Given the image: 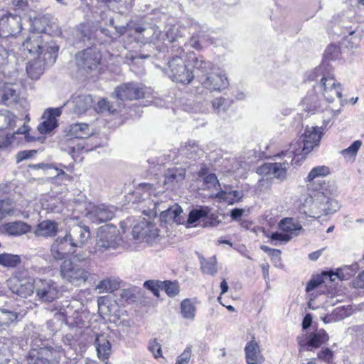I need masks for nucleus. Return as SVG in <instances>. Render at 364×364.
I'll use <instances>...</instances> for the list:
<instances>
[{
  "label": "nucleus",
  "instance_id": "59",
  "mask_svg": "<svg viewBox=\"0 0 364 364\" xmlns=\"http://www.w3.org/2000/svg\"><path fill=\"white\" fill-rule=\"evenodd\" d=\"M148 348L152 353L155 358H159L162 356L161 346L156 339L150 341Z\"/></svg>",
  "mask_w": 364,
  "mask_h": 364
},
{
  "label": "nucleus",
  "instance_id": "5",
  "mask_svg": "<svg viewBox=\"0 0 364 364\" xmlns=\"http://www.w3.org/2000/svg\"><path fill=\"white\" fill-rule=\"evenodd\" d=\"M49 52L43 53L37 56L33 60L28 62L26 66L28 75L33 80L38 79L44 73L45 70L52 66L56 60L59 46L57 43H52Z\"/></svg>",
  "mask_w": 364,
  "mask_h": 364
},
{
  "label": "nucleus",
  "instance_id": "47",
  "mask_svg": "<svg viewBox=\"0 0 364 364\" xmlns=\"http://www.w3.org/2000/svg\"><path fill=\"white\" fill-rule=\"evenodd\" d=\"M119 287V284L117 281L108 278L100 281L97 285L96 289H98L100 293L112 292Z\"/></svg>",
  "mask_w": 364,
  "mask_h": 364
},
{
  "label": "nucleus",
  "instance_id": "63",
  "mask_svg": "<svg viewBox=\"0 0 364 364\" xmlns=\"http://www.w3.org/2000/svg\"><path fill=\"white\" fill-rule=\"evenodd\" d=\"M14 5L15 6V14H19V15H21V11H26L29 8L27 0H17L14 1Z\"/></svg>",
  "mask_w": 364,
  "mask_h": 364
},
{
  "label": "nucleus",
  "instance_id": "40",
  "mask_svg": "<svg viewBox=\"0 0 364 364\" xmlns=\"http://www.w3.org/2000/svg\"><path fill=\"white\" fill-rule=\"evenodd\" d=\"M215 196L228 204H234L240 201L243 197V192L240 191H220Z\"/></svg>",
  "mask_w": 364,
  "mask_h": 364
},
{
  "label": "nucleus",
  "instance_id": "37",
  "mask_svg": "<svg viewBox=\"0 0 364 364\" xmlns=\"http://www.w3.org/2000/svg\"><path fill=\"white\" fill-rule=\"evenodd\" d=\"M75 305L73 304L70 301H65L64 304H62L60 309L57 313L55 314V316L57 319H62L65 323L70 319L78 311L77 309L75 308Z\"/></svg>",
  "mask_w": 364,
  "mask_h": 364
},
{
  "label": "nucleus",
  "instance_id": "13",
  "mask_svg": "<svg viewBox=\"0 0 364 364\" xmlns=\"http://www.w3.org/2000/svg\"><path fill=\"white\" fill-rule=\"evenodd\" d=\"M66 235L57 237L50 246V255L56 261L63 260L69 255L75 252L74 243L71 242Z\"/></svg>",
  "mask_w": 364,
  "mask_h": 364
},
{
  "label": "nucleus",
  "instance_id": "18",
  "mask_svg": "<svg viewBox=\"0 0 364 364\" xmlns=\"http://www.w3.org/2000/svg\"><path fill=\"white\" fill-rule=\"evenodd\" d=\"M85 215L92 223L98 225L114 218V208L105 204L93 205Z\"/></svg>",
  "mask_w": 364,
  "mask_h": 364
},
{
  "label": "nucleus",
  "instance_id": "34",
  "mask_svg": "<svg viewBox=\"0 0 364 364\" xmlns=\"http://www.w3.org/2000/svg\"><path fill=\"white\" fill-rule=\"evenodd\" d=\"M95 346L100 360L105 361L108 359L111 353V343L104 336H97Z\"/></svg>",
  "mask_w": 364,
  "mask_h": 364
},
{
  "label": "nucleus",
  "instance_id": "25",
  "mask_svg": "<svg viewBox=\"0 0 364 364\" xmlns=\"http://www.w3.org/2000/svg\"><path fill=\"white\" fill-rule=\"evenodd\" d=\"M245 353L247 364H261L264 361L259 346L255 338L247 343Z\"/></svg>",
  "mask_w": 364,
  "mask_h": 364
},
{
  "label": "nucleus",
  "instance_id": "44",
  "mask_svg": "<svg viewBox=\"0 0 364 364\" xmlns=\"http://www.w3.org/2000/svg\"><path fill=\"white\" fill-rule=\"evenodd\" d=\"M21 259L18 255L9 253L0 254V265L4 267H16L21 263Z\"/></svg>",
  "mask_w": 364,
  "mask_h": 364
},
{
  "label": "nucleus",
  "instance_id": "16",
  "mask_svg": "<svg viewBox=\"0 0 364 364\" xmlns=\"http://www.w3.org/2000/svg\"><path fill=\"white\" fill-rule=\"evenodd\" d=\"M201 85L210 91L220 92L228 87L229 82L222 73L211 72L208 75H201L198 81Z\"/></svg>",
  "mask_w": 364,
  "mask_h": 364
},
{
  "label": "nucleus",
  "instance_id": "51",
  "mask_svg": "<svg viewBox=\"0 0 364 364\" xmlns=\"http://www.w3.org/2000/svg\"><path fill=\"white\" fill-rule=\"evenodd\" d=\"M329 173V168L326 166H319L313 168L306 177V181L311 182L319 177H323Z\"/></svg>",
  "mask_w": 364,
  "mask_h": 364
},
{
  "label": "nucleus",
  "instance_id": "45",
  "mask_svg": "<svg viewBox=\"0 0 364 364\" xmlns=\"http://www.w3.org/2000/svg\"><path fill=\"white\" fill-rule=\"evenodd\" d=\"M186 31L184 26L179 24L171 26L166 32L167 39L170 43L176 41L178 38H182Z\"/></svg>",
  "mask_w": 364,
  "mask_h": 364
},
{
  "label": "nucleus",
  "instance_id": "41",
  "mask_svg": "<svg viewBox=\"0 0 364 364\" xmlns=\"http://www.w3.org/2000/svg\"><path fill=\"white\" fill-rule=\"evenodd\" d=\"M16 124V117L9 110L0 111V130L13 129Z\"/></svg>",
  "mask_w": 364,
  "mask_h": 364
},
{
  "label": "nucleus",
  "instance_id": "23",
  "mask_svg": "<svg viewBox=\"0 0 364 364\" xmlns=\"http://www.w3.org/2000/svg\"><path fill=\"white\" fill-rule=\"evenodd\" d=\"M289 163L286 160L283 163H267L258 169L260 173L272 174L275 178L283 180L286 178V170Z\"/></svg>",
  "mask_w": 364,
  "mask_h": 364
},
{
  "label": "nucleus",
  "instance_id": "21",
  "mask_svg": "<svg viewBox=\"0 0 364 364\" xmlns=\"http://www.w3.org/2000/svg\"><path fill=\"white\" fill-rule=\"evenodd\" d=\"M61 114V108H49L42 115L43 122L39 124L38 129L41 134L50 132L57 127L56 118Z\"/></svg>",
  "mask_w": 364,
  "mask_h": 364
},
{
  "label": "nucleus",
  "instance_id": "53",
  "mask_svg": "<svg viewBox=\"0 0 364 364\" xmlns=\"http://www.w3.org/2000/svg\"><path fill=\"white\" fill-rule=\"evenodd\" d=\"M363 144L362 141L360 140H356L353 142V144L348 148L342 150L341 151V154L345 157H349L355 159V157L357 155V153L360 148L361 147Z\"/></svg>",
  "mask_w": 364,
  "mask_h": 364
},
{
  "label": "nucleus",
  "instance_id": "49",
  "mask_svg": "<svg viewBox=\"0 0 364 364\" xmlns=\"http://www.w3.org/2000/svg\"><path fill=\"white\" fill-rule=\"evenodd\" d=\"M182 213V208L178 205H175L168 210L161 213V216L166 220H173L176 223H180L179 216Z\"/></svg>",
  "mask_w": 364,
  "mask_h": 364
},
{
  "label": "nucleus",
  "instance_id": "27",
  "mask_svg": "<svg viewBox=\"0 0 364 364\" xmlns=\"http://www.w3.org/2000/svg\"><path fill=\"white\" fill-rule=\"evenodd\" d=\"M118 306L115 303H112L105 297H100L98 299V311L100 314L104 318L111 320L112 318H118L119 314H117Z\"/></svg>",
  "mask_w": 364,
  "mask_h": 364
},
{
  "label": "nucleus",
  "instance_id": "38",
  "mask_svg": "<svg viewBox=\"0 0 364 364\" xmlns=\"http://www.w3.org/2000/svg\"><path fill=\"white\" fill-rule=\"evenodd\" d=\"M279 226L281 230L285 232L286 234L291 235L292 237L297 235V231L302 229V227L299 223H296L294 219L290 218L282 219L280 221Z\"/></svg>",
  "mask_w": 364,
  "mask_h": 364
},
{
  "label": "nucleus",
  "instance_id": "7",
  "mask_svg": "<svg viewBox=\"0 0 364 364\" xmlns=\"http://www.w3.org/2000/svg\"><path fill=\"white\" fill-rule=\"evenodd\" d=\"M165 72L173 81L182 84H189L194 78L193 72L187 68L181 55L173 56L168 61Z\"/></svg>",
  "mask_w": 364,
  "mask_h": 364
},
{
  "label": "nucleus",
  "instance_id": "28",
  "mask_svg": "<svg viewBox=\"0 0 364 364\" xmlns=\"http://www.w3.org/2000/svg\"><path fill=\"white\" fill-rule=\"evenodd\" d=\"M73 112L81 115L89 110L93 104V99L90 95H78L73 97Z\"/></svg>",
  "mask_w": 364,
  "mask_h": 364
},
{
  "label": "nucleus",
  "instance_id": "31",
  "mask_svg": "<svg viewBox=\"0 0 364 364\" xmlns=\"http://www.w3.org/2000/svg\"><path fill=\"white\" fill-rule=\"evenodd\" d=\"M193 68L196 72L194 76L196 77L198 81L200 80L201 75H208L215 70L214 65L210 61L205 60L202 56L194 57Z\"/></svg>",
  "mask_w": 364,
  "mask_h": 364
},
{
  "label": "nucleus",
  "instance_id": "22",
  "mask_svg": "<svg viewBox=\"0 0 364 364\" xmlns=\"http://www.w3.org/2000/svg\"><path fill=\"white\" fill-rule=\"evenodd\" d=\"M59 230V223L55 220H44L36 227L34 235L36 237H54Z\"/></svg>",
  "mask_w": 364,
  "mask_h": 364
},
{
  "label": "nucleus",
  "instance_id": "61",
  "mask_svg": "<svg viewBox=\"0 0 364 364\" xmlns=\"http://www.w3.org/2000/svg\"><path fill=\"white\" fill-rule=\"evenodd\" d=\"M73 256V262H85L89 260L90 255L86 251H80L72 254Z\"/></svg>",
  "mask_w": 364,
  "mask_h": 364
},
{
  "label": "nucleus",
  "instance_id": "32",
  "mask_svg": "<svg viewBox=\"0 0 364 364\" xmlns=\"http://www.w3.org/2000/svg\"><path fill=\"white\" fill-rule=\"evenodd\" d=\"M60 358H55L46 353L38 351V348L31 349L27 356L28 364H52L50 360L58 362Z\"/></svg>",
  "mask_w": 364,
  "mask_h": 364
},
{
  "label": "nucleus",
  "instance_id": "60",
  "mask_svg": "<svg viewBox=\"0 0 364 364\" xmlns=\"http://www.w3.org/2000/svg\"><path fill=\"white\" fill-rule=\"evenodd\" d=\"M318 359L330 363L333 357V353L328 348H322L317 354Z\"/></svg>",
  "mask_w": 364,
  "mask_h": 364
},
{
  "label": "nucleus",
  "instance_id": "3",
  "mask_svg": "<svg viewBox=\"0 0 364 364\" xmlns=\"http://www.w3.org/2000/svg\"><path fill=\"white\" fill-rule=\"evenodd\" d=\"M321 77V87L323 89V95L328 102H333L336 98L342 97L341 84L337 83L332 73V67L328 63L323 62L316 68L311 75L312 80H316Z\"/></svg>",
  "mask_w": 364,
  "mask_h": 364
},
{
  "label": "nucleus",
  "instance_id": "12",
  "mask_svg": "<svg viewBox=\"0 0 364 364\" xmlns=\"http://www.w3.org/2000/svg\"><path fill=\"white\" fill-rule=\"evenodd\" d=\"M134 239L151 244L159 236V230L156 225L146 220L136 224L132 229Z\"/></svg>",
  "mask_w": 364,
  "mask_h": 364
},
{
  "label": "nucleus",
  "instance_id": "14",
  "mask_svg": "<svg viewBox=\"0 0 364 364\" xmlns=\"http://www.w3.org/2000/svg\"><path fill=\"white\" fill-rule=\"evenodd\" d=\"M188 24L190 26V32L193 33L189 41L192 48L200 50L204 44L213 43L205 26H202L193 20H189Z\"/></svg>",
  "mask_w": 364,
  "mask_h": 364
},
{
  "label": "nucleus",
  "instance_id": "57",
  "mask_svg": "<svg viewBox=\"0 0 364 364\" xmlns=\"http://www.w3.org/2000/svg\"><path fill=\"white\" fill-rule=\"evenodd\" d=\"M70 328H82L84 326V321L82 318V315L80 311H77V313L73 316L70 319L65 323Z\"/></svg>",
  "mask_w": 364,
  "mask_h": 364
},
{
  "label": "nucleus",
  "instance_id": "54",
  "mask_svg": "<svg viewBox=\"0 0 364 364\" xmlns=\"http://www.w3.org/2000/svg\"><path fill=\"white\" fill-rule=\"evenodd\" d=\"M14 139V134H5V130H0V149H8Z\"/></svg>",
  "mask_w": 364,
  "mask_h": 364
},
{
  "label": "nucleus",
  "instance_id": "1",
  "mask_svg": "<svg viewBox=\"0 0 364 364\" xmlns=\"http://www.w3.org/2000/svg\"><path fill=\"white\" fill-rule=\"evenodd\" d=\"M321 129L318 127H306L299 140L291 143L289 149L282 151L281 155L291 159V163L296 156L306 155L319 144L322 136Z\"/></svg>",
  "mask_w": 364,
  "mask_h": 364
},
{
  "label": "nucleus",
  "instance_id": "46",
  "mask_svg": "<svg viewBox=\"0 0 364 364\" xmlns=\"http://www.w3.org/2000/svg\"><path fill=\"white\" fill-rule=\"evenodd\" d=\"M211 105L213 110L218 114H222L229 109L230 102L228 99L223 97H219L214 99L211 102Z\"/></svg>",
  "mask_w": 364,
  "mask_h": 364
},
{
  "label": "nucleus",
  "instance_id": "19",
  "mask_svg": "<svg viewBox=\"0 0 364 364\" xmlns=\"http://www.w3.org/2000/svg\"><path fill=\"white\" fill-rule=\"evenodd\" d=\"M307 340L299 339V344L300 347L306 350H312L313 348H318L321 345L326 343L328 339V335L323 329L316 330L315 332L310 333L307 336Z\"/></svg>",
  "mask_w": 364,
  "mask_h": 364
},
{
  "label": "nucleus",
  "instance_id": "56",
  "mask_svg": "<svg viewBox=\"0 0 364 364\" xmlns=\"http://www.w3.org/2000/svg\"><path fill=\"white\" fill-rule=\"evenodd\" d=\"M322 198L321 200L323 202H325L324 204H323V207H321V211L325 215H328L330 213H332L336 210V205H333V200H330L329 198H326L323 195H318V198Z\"/></svg>",
  "mask_w": 364,
  "mask_h": 364
},
{
  "label": "nucleus",
  "instance_id": "9",
  "mask_svg": "<svg viewBox=\"0 0 364 364\" xmlns=\"http://www.w3.org/2000/svg\"><path fill=\"white\" fill-rule=\"evenodd\" d=\"M121 241L119 232L114 225H105L99 228L95 244L97 250L105 251L116 249Z\"/></svg>",
  "mask_w": 364,
  "mask_h": 364
},
{
  "label": "nucleus",
  "instance_id": "48",
  "mask_svg": "<svg viewBox=\"0 0 364 364\" xmlns=\"http://www.w3.org/2000/svg\"><path fill=\"white\" fill-rule=\"evenodd\" d=\"M18 320V314L6 309H0V327H6Z\"/></svg>",
  "mask_w": 364,
  "mask_h": 364
},
{
  "label": "nucleus",
  "instance_id": "50",
  "mask_svg": "<svg viewBox=\"0 0 364 364\" xmlns=\"http://www.w3.org/2000/svg\"><path fill=\"white\" fill-rule=\"evenodd\" d=\"M161 290H164L170 297H173L179 293V285L177 281H161Z\"/></svg>",
  "mask_w": 364,
  "mask_h": 364
},
{
  "label": "nucleus",
  "instance_id": "4",
  "mask_svg": "<svg viewBox=\"0 0 364 364\" xmlns=\"http://www.w3.org/2000/svg\"><path fill=\"white\" fill-rule=\"evenodd\" d=\"M60 277L66 283L75 287L84 284L91 275L90 269L71 259H65L60 266Z\"/></svg>",
  "mask_w": 364,
  "mask_h": 364
},
{
  "label": "nucleus",
  "instance_id": "42",
  "mask_svg": "<svg viewBox=\"0 0 364 364\" xmlns=\"http://www.w3.org/2000/svg\"><path fill=\"white\" fill-rule=\"evenodd\" d=\"M196 311V308L190 299H185L181 302V314L183 318L193 321Z\"/></svg>",
  "mask_w": 364,
  "mask_h": 364
},
{
  "label": "nucleus",
  "instance_id": "36",
  "mask_svg": "<svg viewBox=\"0 0 364 364\" xmlns=\"http://www.w3.org/2000/svg\"><path fill=\"white\" fill-rule=\"evenodd\" d=\"M21 211L14 207V202L7 198L0 200V220L6 217L18 216Z\"/></svg>",
  "mask_w": 364,
  "mask_h": 364
},
{
  "label": "nucleus",
  "instance_id": "64",
  "mask_svg": "<svg viewBox=\"0 0 364 364\" xmlns=\"http://www.w3.org/2000/svg\"><path fill=\"white\" fill-rule=\"evenodd\" d=\"M191 350L186 348L184 351L178 357L176 364H188L191 358Z\"/></svg>",
  "mask_w": 364,
  "mask_h": 364
},
{
  "label": "nucleus",
  "instance_id": "17",
  "mask_svg": "<svg viewBox=\"0 0 364 364\" xmlns=\"http://www.w3.org/2000/svg\"><path fill=\"white\" fill-rule=\"evenodd\" d=\"M117 99L121 100H134L144 97V87L138 83H125L115 89Z\"/></svg>",
  "mask_w": 364,
  "mask_h": 364
},
{
  "label": "nucleus",
  "instance_id": "11",
  "mask_svg": "<svg viewBox=\"0 0 364 364\" xmlns=\"http://www.w3.org/2000/svg\"><path fill=\"white\" fill-rule=\"evenodd\" d=\"M34 291L38 299L43 302H52L58 298V284L50 279H36Z\"/></svg>",
  "mask_w": 364,
  "mask_h": 364
},
{
  "label": "nucleus",
  "instance_id": "55",
  "mask_svg": "<svg viewBox=\"0 0 364 364\" xmlns=\"http://www.w3.org/2000/svg\"><path fill=\"white\" fill-rule=\"evenodd\" d=\"M144 287L150 290L154 296L159 297L160 295V290H161V281L148 280L144 282Z\"/></svg>",
  "mask_w": 364,
  "mask_h": 364
},
{
  "label": "nucleus",
  "instance_id": "35",
  "mask_svg": "<svg viewBox=\"0 0 364 364\" xmlns=\"http://www.w3.org/2000/svg\"><path fill=\"white\" fill-rule=\"evenodd\" d=\"M70 136L76 139H86L93 134V129L86 123H75L70 127Z\"/></svg>",
  "mask_w": 364,
  "mask_h": 364
},
{
  "label": "nucleus",
  "instance_id": "29",
  "mask_svg": "<svg viewBox=\"0 0 364 364\" xmlns=\"http://www.w3.org/2000/svg\"><path fill=\"white\" fill-rule=\"evenodd\" d=\"M19 92L14 85L9 83L0 84V97L6 105L16 103L18 101Z\"/></svg>",
  "mask_w": 364,
  "mask_h": 364
},
{
  "label": "nucleus",
  "instance_id": "33",
  "mask_svg": "<svg viewBox=\"0 0 364 364\" xmlns=\"http://www.w3.org/2000/svg\"><path fill=\"white\" fill-rule=\"evenodd\" d=\"M359 266L358 263L346 265L338 269L336 273L324 274V276H328L331 281L335 280V277L341 280H348L353 277L358 270Z\"/></svg>",
  "mask_w": 364,
  "mask_h": 364
},
{
  "label": "nucleus",
  "instance_id": "58",
  "mask_svg": "<svg viewBox=\"0 0 364 364\" xmlns=\"http://www.w3.org/2000/svg\"><path fill=\"white\" fill-rule=\"evenodd\" d=\"M291 238H292L291 235H290L289 234H286V233L279 232H273V233H272V235L270 236L271 244L273 245H277L276 241L288 242Z\"/></svg>",
  "mask_w": 364,
  "mask_h": 364
},
{
  "label": "nucleus",
  "instance_id": "8",
  "mask_svg": "<svg viewBox=\"0 0 364 364\" xmlns=\"http://www.w3.org/2000/svg\"><path fill=\"white\" fill-rule=\"evenodd\" d=\"M55 41L50 39L48 34H41L38 32H31L29 36L23 42L22 46L31 55H42L43 53L49 52V48Z\"/></svg>",
  "mask_w": 364,
  "mask_h": 364
},
{
  "label": "nucleus",
  "instance_id": "52",
  "mask_svg": "<svg viewBox=\"0 0 364 364\" xmlns=\"http://www.w3.org/2000/svg\"><path fill=\"white\" fill-rule=\"evenodd\" d=\"M209 209L208 208H202L200 209H195L190 212L187 220L188 224H193L199 219L206 217L208 215Z\"/></svg>",
  "mask_w": 364,
  "mask_h": 364
},
{
  "label": "nucleus",
  "instance_id": "43",
  "mask_svg": "<svg viewBox=\"0 0 364 364\" xmlns=\"http://www.w3.org/2000/svg\"><path fill=\"white\" fill-rule=\"evenodd\" d=\"M49 18L47 16L34 17L33 19L31 18V32H38L41 34H47V28Z\"/></svg>",
  "mask_w": 364,
  "mask_h": 364
},
{
  "label": "nucleus",
  "instance_id": "15",
  "mask_svg": "<svg viewBox=\"0 0 364 364\" xmlns=\"http://www.w3.org/2000/svg\"><path fill=\"white\" fill-rule=\"evenodd\" d=\"M38 348V351L46 353L55 358H61L64 355V350L60 345L43 339L39 335L33 334L31 341V349Z\"/></svg>",
  "mask_w": 364,
  "mask_h": 364
},
{
  "label": "nucleus",
  "instance_id": "6",
  "mask_svg": "<svg viewBox=\"0 0 364 364\" xmlns=\"http://www.w3.org/2000/svg\"><path fill=\"white\" fill-rule=\"evenodd\" d=\"M36 279L26 271H16L8 281L10 290L23 298H27L34 292Z\"/></svg>",
  "mask_w": 364,
  "mask_h": 364
},
{
  "label": "nucleus",
  "instance_id": "30",
  "mask_svg": "<svg viewBox=\"0 0 364 364\" xmlns=\"http://www.w3.org/2000/svg\"><path fill=\"white\" fill-rule=\"evenodd\" d=\"M186 175V170L181 168H173L167 170L164 175V185L173 188L175 185L181 183Z\"/></svg>",
  "mask_w": 364,
  "mask_h": 364
},
{
  "label": "nucleus",
  "instance_id": "39",
  "mask_svg": "<svg viewBox=\"0 0 364 364\" xmlns=\"http://www.w3.org/2000/svg\"><path fill=\"white\" fill-rule=\"evenodd\" d=\"M199 259L203 273L211 276H214L217 274V259L215 255L208 259H205L200 256L199 257Z\"/></svg>",
  "mask_w": 364,
  "mask_h": 364
},
{
  "label": "nucleus",
  "instance_id": "26",
  "mask_svg": "<svg viewBox=\"0 0 364 364\" xmlns=\"http://www.w3.org/2000/svg\"><path fill=\"white\" fill-rule=\"evenodd\" d=\"M6 234L9 236L18 237L30 232L31 225L21 220L9 222L3 225Z\"/></svg>",
  "mask_w": 364,
  "mask_h": 364
},
{
  "label": "nucleus",
  "instance_id": "62",
  "mask_svg": "<svg viewBox=\"0 0 364 364\" xmlns=\"http://www.w3.org/2000/svg\"><path fill=\"white\" fill-rule=\"evenodd\" d=\"M203 182L206 185H211L215 189H218L217 187H220V183H219L218 178L215 173H210L203 178Z\"/></svg>",
  "mask_w": 364,
  "mask_h": 364
},
{
  "label": "nucleus",
  "instance_id": "24",
  "mask_svg": "<svg viewBox=\"0 0 364 364\" xmlns=\"http://www.w3.org/2000/svg\"><path fill=\"white\" fill-rule=\"evenodd\" d=\"M343 33L344 35L342 40L343 46L348 48H355L359 46L363 34L358 26L355 28L352 26L346 27L344 28Z\"/></svg>",
  "mask_w": 364,
  "mask_h": 364
},
{
  "label": "nucleus",
  "instance_id": "20",
  "mask_svg": "<svg viewBox=\"0 0 364 364\" xmlns=\"http://www.w3.org/2000/svg\"><path fill=\"white\" fill-rule=\"evenodd\" d=\"M70 241L73 242V247L76 249L82 247L90 237L91 233L88 226L79 223L73 226L70 232L66 233Z\"/></svg>",
  "mask_w": 364,
  "mask_h": 364
},
{
  "label": "nucleus",
  "instance_id": "2",
  "mask_svg": "<svg viewBox=\"0 0 364 364\" xmlns=\"http://www.w3.org/2000/svg\"><path fill=\"white\" fill-rule=\"evenodd\" d=\"M22 17L19 14H7L0 18V65L9 56V38L14 37L22 30Z\"/></svg>",
  "mask_w": 364,
  "mask_h": 364
},
{
  "label": "nucleus",
  "instance_id": "10",
  "mask_svg": "<svg viewBox=\"0 0 364 364\" xmlns=\"http://www.w3.org/2000/svg\"><path fill=\"white\" fill-rule=\"evenodd\" d=\"M101 59V54L95 48H87L75 55L77 68L85 73L96 70Z\"/></svg>",
  "mask_w": 364,
  "mask_h": 364
}]
</instances>
